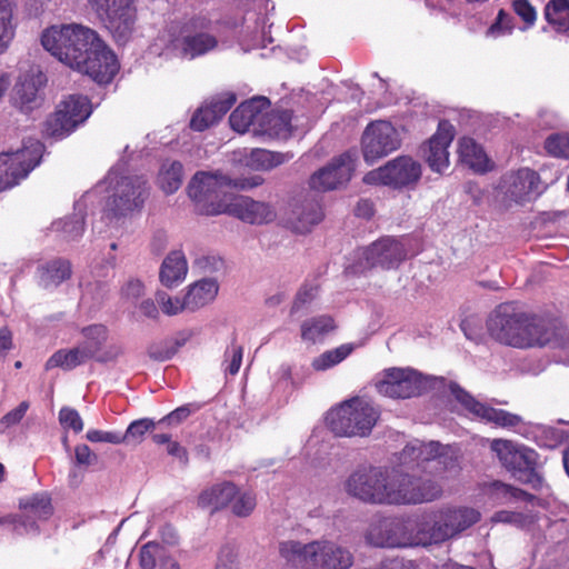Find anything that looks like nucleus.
Here are the masks:
<instances>
[{"label":"nucleus","mask_w":569,"mask_h":569,"mask_svg":"<svg viewBox=\"0 0 569 569\" xmlns=\"http://www.w3.org/2000/svg\"><path fill=\"white\" fill-rule=\"evenodd\" d=\"M343 489L348 496L375 506L418 505L436 500L442 492L437 481H418L413 473L375 466L355 469Z\"/></svg>","instance_id":"f257e3e1"},{"label":"nucleus","mask_w":569,"mask_h":569,"mask_svg":"<svg viewBox=\"0 0 569 569\" xmlns=\"http://www.w3.org/2000/svg\"><path fill=\"white\" fill-rule=\"evenodd\" d=\"M41 43L59 61L98 83H109L118 72L114 53L90 28L52 26L42 33Z\"/></svg>","instance_id":"f03ea898"},{"label":"nucleus","mask_w":569,"mask_h":569,"mask_svg":"<svg viewBox=\"0 0 569 569\" xmlns=\"http://www.w3.org/2000/svg\"><path fill=\"white\" fill-rule=\"evenodd\" d=\"M487 330L497 342L518 349L547 345L562 347L569 340L565 329L556 335L537 318L518 311L511 303L496 307L487 319Z\"/></svg>","instance_id":"7ed1b4c3"},{"label":"nucleus","mask_w":569,"mask_h":569,"mask_svg":"<svg viewBox=\"0 0 569 569\" xmlns=\"http://www.w3.org/2000/svg\"><path fill=\"white\" fill-rule=\"evenodd\" d=\"M261 183L259 178L230 179L219 171L197 172L188 184V194L200 213L214 216L227 212L228 192L231 189H249Z\"/></svg>","instance_id":"20e7f679"},{"label":"nucleus","mask_w":569,"mask_h":569,"mask_svg":"<svg viewBox=\"0 0 569 569\" xmlns=\"http://www.w3.org/2000/svg\"><path fill=\"white\" fill-rule=\"evenodd\" d=\"M479 520L480 512L469 507H448L432 511L418 522L416 543L429 546L455 539Z\"/></svg>","instance_id":"39448f33"},{"label":"nucleus","mask_w":569,"mask_h":569,"mask_svg":"<svg viewBox=\"0 0 569 569\" xmlns=\"http://www.w3.org/2000/svg\"><path fill=\"white\" fill-rule=\"evenodd\" d=\"M380 417L379 410L367 399L356 397L327 413L331 431L340 437L368 436Z\"/></svg>","instance_id":"423d86ee"},{"label":"nucleus","mask_w":569,"mask_h":569,"mask_svg":"<svg viewBox=\"0 0 569 569\" xmlns=\"http://www.w3.org/2000/svg\"><path fill=\"white\" fill-rule=\"evenodd\" d=\"M107 179L111 186L104 207L108 216L126 217L142 209L150 189L143 176H119L118 169H112Z\"/></svg>","instance_id":"0eeeda50"},{"label":"nucleus","mask_w":569,"mask_h":569,"mask_svg":"<svg viewBox=\"0 0 569 569\" xmlns=\"http://www.w3.org/2000/svg\"><path fill=\"white\" fill-rule=\"evenodd\" d=\"M491 450L518 480L535 489L543 486V478L537 471L538 453L533 449L510 440L496 439L491 443Z\"/></svg>","instance_id":"6e6552de"},{"label":"nucleus","mask_w":569,"mask_h":569,"mask_svg":"<svg viewBox=\"0 0 569 569\" xmlns=\"http://www.w3.org/2000/svg\"><path fill=\"white\" fill-rule=\"evenodd\" d=\"M43 150L38 139H28L21 149L0 153V192L26 179L40 163Z\"/></svg>","instance_id":"1a4fd4ad"},{"label":"nucleus","mask_w":569,"mask_h":569,"mask_svg":"<svg viewBox=\"0 0 569 569\" xmlns=\"http://www.w3.org/2000/svg\"><path fill=\"white\" fill-rule=\"evenodd\" d=\"M409 256V239L382 237L362 250L355 272L363 273L375 268L397 269Z\"/></svg>","instance_id":"9d476101"},{"label":"nucleus","mask_w":569,"mask_h":569,"mask_svg":"<svg viewBox=\"0 0 569 569\" xmlns=\"http://www.w3.org/2000/svg\"><path fill=\"white\" fill-rule=\"evenodd\" d=\"M89 2L116 41L124 43L130 39L137 22L134 0H89Z\"/></svg>","instance_id":"9b49d317"},{"label":"nucleus","mask_w":569,"mask_h":569,"mask_svg":"<svg viewBox=\"0 0 569 569\" xmlns=\"http://www.w3.org/2000/svg\"><path fill=\"white\" fill-rule=\"evenodd\" d=\"M397 461L407 471L437 475L446 469V448L438 441L423 442L415 439L397 455Z\"/></svg>","instance_id":"f8f14e48"},{"label":"nucleus","mask_w":569,"mask_h":569,"mask_svg":"<svg viewBox=\"0 0 569 569\" xmlns=\"http://www.w3.org/2000/svg\"><path fill=\"white\" fill-rule=\"evenodd\" d=\"M91 104L87 97L71 94L61 101L57 111L44 122L43 133L56 140L69 136L91 114Z\"/></svg>","instance_id":"ddd939ff"},{"label":"nucleus","mask_w":569,"mask_h":569,"mask_svg":"<svg viewBox=\"0 0 569 569\" xmlns=\"http://www.w3.org/2000/svg\"><path fill=\"white\" fill-rule=\"evenodd\" d=\"M401 133L389 121L378 120L370 122L361 137L363 159L368 163L387 157L401 146Z\"/></svg>","instance_id":"4468645a"},{"label":"nucleus","mask_w":569,"mask_h":569,"mask_svg":"<svg viewBox=\"0 0 569 569\" xmlns=\"http://www.w3.org/2000/svg\"><path fill=\"white\" fill-rule=\"evenodd\" d=\"M421 177V166L412 158L400 156L363 177L368 184H383L395 189L412 186Z\"/></svg>","instance_id":"2eb2a0df"},{"label":"nucleus","mask_w":569,"mask_h":569,"mask_svg":"<svg viewBox=\"0 0 569 569\" xmlns=\"http://www.w3.org/2000/svg\"><path fill=\"white\" fill-rule=\"evenodd\" d=\"M429 378L410 368H390L376 383L380 395L407 399L421 395L429 386Z\"/></svg>","instance_id":"dca6fc26"},{"label":"nucleus","mask_w":569,"mask_h":569,"mask_svg":"<svg viewBox=\"0 0 569 569\" xmlns=\"http://www.w3.org/2000/svg\"><path fill=\"white\" fill-rule=\"evenodd\" d=\"M540 177L529 169L521 168L506 173L499 182V192L506 202L525 204L535 199L539 193Z\"/></svg>","instance_id":"f3484780"},{"label":"nucleus","mask_w":569,"mask_h":569,"mask_svg":"<svg viewBox=\"0 0 569 569\" xmlns=\"http://www.w3.org/2000/svg\"><path fill=\"white\" fill-rule=\"evenodd\" d=\"M310 569H350L355 563L352 551L336 540L320 538L311 541Z\"/></svg>","instance_id":"a211bd4d"},{"label":"nucleus","mask_w":569,"mask_h":569,"mask_svg":"<svg viewBox=\"0 0 569 569\" xmlns=\"http://www.w3.org/2000/svg\"><path fill=\"white\" fill-rule=\"evenodd\" d=\"M366 541L381 548L406 547L410 543L405 523L391 518L372 521L367 530Z\"/></svg>","instance_id":"6ab92c4d"},{"label":"nucleus","mask_w":569,"mask_h":569,"mask_svg":"<svg viewBox=\"0 0 569 569\" xmlns=\"http://www.w3.org/2000/svg\"><path fill=\"white\" fill-rule=\"evenodd\" d=\"M450 389L455 398L476 418L500 427H515L521 421L520 417L517 415L479 402L458 385H452Z\"/></svg>","instance_id":"aec40b11"},{"label":"nucleus","mask_w":569,"mask_h":569,"mask_svg":"<svg viewBox=\"0 0 569 569\" xmlns=\"http://www.w3.org/2000/svg\"><path fill=\"white\" fill-rule=\"evenodd\" d=\"M352 170L351 157L347 153L341 154L311 176L310 188L317 191L337 189L350 180Z\"/></svg>","instance_id":"412c9836"},{"label":"nucleus","mask_w":569,"mask_h":569,"mask_svg":"<svg viewBox=\"0 0 569 569\" xmlns=\"http://www.w3.org/2000/svg\"><path fill=\"white\" fill-rule=\"evenodd\" d=\"M227 212L250 224H266L273 222L277 218V211L272 204L244 196L234 197L227 206Z\"/></svg>","instance_id":"4be33fe9"},{"label":"nucleus","mask_w":569,"mask_h":569,"mask_svg":"<svg viewBox=\"0 0 569 569\" xmlns=\"http://www.w3.org/2000/svg\"><path fill=\"white\" fill-rule=\"evenodd\" d=\"M453 137V126L448 121H440L437 132L423 148L425 159L432 171L442 173L449 167L448 148Z\"/></svg>","instance_id":"5701e85b"},{"label":"nucleus","mask_w":569,"mask_h":569,"mask_svg":"<svg viewBox=\"0 0 569 569\" xmlns=\"http://www.w3.org/2000/svg\"><path fill=\"white\" fill-rule=\"evenodd\" d=\"M46 78L41 71H30L19 77L13 88L12 103L23 113H29L41 103L39 94Z\"/></svg>","instance_id":"b1692460"},{"label":"nucleus","mask_w":569,"mask_h":569,"mask_svg":"<svg viewBox=\"0 0 569 569\" xmlns=\"http://www.w3.org/2000/svg\"><path fill=\"white\" fill-rule=\"evenodd\" d=\"M269 107L270 102L264 97H257L241 103L230 114L229 122L231 128L239 133L252 131L254 134V128H259L261 119H263V111L269 109Z\"/></svg>","instance_id":"393cba45"},{"label":"nucleus","mask_w":569,"mask_h":569,"mask_svg":"<svg viewBox=\"0 0 569 569\" xmlns=\"http://www.w3.org/2000/svg\"><path fill=\"white\" fill-rule=\"evenodd\" d=\"M83 340L79 345L90 359L106 362L118 357L120 351L113 349L104 353H100L102 346L108 339V329L103 325H90L81 329Z\"/></svg>","instance_id":"a878e982"},{"label":"nucleus","mask_w":569,"mask_h":569,"mask_svg":"<svg viewBox=\"0 0 569 569\" xmlns=\"http://www.w3.org/2000/svg\"><path fill=\"white\" fill-rule=\"evenodd\" d=\"M236 100L233 93H226L223 97L201 107L191 118L190 127L193 130L203 131L219 121L236 103Z\"/></svg>","instance_id":"bb28decb"},{"label":"nucleus","mask_w":569,"mask_h":569,"mask_svg":"<svg viewBox=\"0 0 569 569\" xmlns=\"http://www.w3.org/2000/svg\"><path fill=\"white\" fill-rule=\"evenodd\" d=\"M323 218L322 209L316 200H305L295 204L287 223L297 233H307Z\"/></svg>","instance_id":"cd10ccee"},{"label":"nucleus","mask_w":569,"mask_h":569,"mask_svg":"<svg viewBox=\"0 0 569 569\" xmlns=\"http://www.w3.org/2000/svg\"><path fill=\"white\" fill-rule=\"evenodd\" d=\"M188 270V261L183 251L172 250L164 257L160 266L159 280L168 289L177 288L186 280Z\"/></svg>","instance_id":"c85d7f7f"},{"label":"nucleus","mask_w":569,"mask_h":569,"mask_svg":"<svg viewBox=\"0 0 569 569\" xmlns=\"http://www.w3.org/2000/svg\"><path fill=\"white\" fill-rule=\"evenodd\" d=\"M292 112L289 110L263 111V119L259 128H254V136L287 139L292 132Z\"/></svg>","instance_id":"c756f323"},{"label":"nucleus","mask_w":569,"mask_h":569,"mask_svg":"<svg viewBox=\"0 0 569 569\" xmlns=\"http://www.w3.org/2000/svg\"><path fill=\"white\" fill-rule=\"evenodd\" d=\"M71 273V263L68 260L58 258L41 263L37 269V279L41 288L51 290L68 280Z\"/></svg>","instance_id":"7c9ffc66"},{"label":"nucleus","mask_w":569,"mask_h":569,"mask_svg":"<svg viewBox=\"0 0 569 569\" xmlns=\"http://www.w3.org/2000/svg\"><path fill=\"white\" fill-rule=\"evenodd\" d=\"M219 291L216 279L203 278L188 286L184 293V303L188 311H196L214 300Z\"/></svg>","instance_id":"2f4dec72"},{"label":"nucleus","mask_w":569,"mask_h":569,"mask_svg":"<svg viewBox=\"0 0 569 569\" xmlns=\"http://www.w3.org/2000/svg\"><path fill=\"white\" fill-rule=\"evenodd\" d=\"M291 158L292 154L289 153L251 149L249 152L244 151L239 161L251 170L267 171L289 161Z\"/></svg>","instance_id":"473e14b6"},{"label":"nucleus","mask_w":569,"mask_h":569,"mask_svg":"<svg viewBox=\"0 0 569 569\" xmlns=\"http://www.w3.org/2000/svg\"><path fill=\"white\" fill-rule=\"evenodd\" d=\"M236 495L237 487L232 482L224 481L203 490L198 498V505L217 511L230 506Z\"/></svg>","instance_id":"72a5a7b5"},{"label":"nucleus","mask_w":569,"mask_h":569,"mask_svg":"<svg viewBox=\"0 0 569 569\" xmlns=\"http://www.w3.org/2000/svg\"><path fill=\"white\" fill-rule=\"evenodd\" d=\"M460 161L477 172H485L489 168L488 158L478 143L469 137H463L458 142Z\"/></svg>","instance_id":"f704fd0d"},{"label":"nucleus","mask_w":569,"mask_h":569,"mask_svg":"<svg viewBox=\"0 0 569 569\" xmlns=\"http://www.w3.org/2000/svg\"><path fill=\"white\" fill-rule=\"evenodd\" d=\"M19 506L24 511V516L23 518H20V521H26L28 525L33 522L37 527L38 525L32 518L46 520L52 515L53 511L51 499L44 492L36 493L29 498L21 499Z\"/></svg>","instance_id":"c9c22d12"},{"label":"nucleus","mask_w":569,"mask_h":569,"mask_svg":"<svg viewBox=\"0 0 569 569\" xmlns=\"http://www.w3.org/2000/svg\"><path fill=\"white\" fill-rule=\"evenodd\" d=\"M311 541L302 543L296 540L282 541L279 545L281 558L292 567L310 569L311 566Z\"/></svg>","instance_id":"e433bc0d"},{"label":"nucleus","mask_w":569,"mask_h":569,"mask_svg":"<svg viewBox=\"0 0 569 569\" xmlns=\"http://www.w3.org/2000/svg\"><path fill=\"white\" fill-rule=\"evenodd\" d=\"M90 358L80 346L71 349H60L56 351L46 362V369L61 368L72 370L76 367L87 362Z\"/></svg>","instance_id":"4c0bfd02"},{"label":"nucleus","mask_w":569,"mask_h":569,"mask_svg":"<svg viewBox=\"0 0 569 569\" xmlns=\"http://www.w3.org/2000/svg\"><path fill=\"white\" fill-rule=\"evenodd\" d=\"M14 11L13 0H0V53L8 49L14 37Z\"/></svg>","instance_id":"58836bf2"},{"label":"nucleus","mask_w":569,"mask_h":569,"mask_svg":"<svg viewBox=\"0 0 569 569\" xmlns=\"http://www.w3.org/2000/svg\"><path fill=\"white\" fill-rule=\"evenodd\" d=\"M336 328L330 316H319L301 323V338L308 342H317Z\"/></svg>","instance_id":"ea45409f"},{"label":"nucleus","mask_w":569,"mask_h":569,"mask_svg":"<svg viewBox=\"0 0 569 569\" xmlns=\"http://www.w3.org/2000/svg\"><path fill=\"white\" fill-rule=\"evenodd\" d=\"M183 56L194 58L207 53L217 46V39L206 32L186 36L181 42Z\"/></svg>","instance_id":"a19ab883"},{"label":"nucleus","mask_w":569,"mask_h":569,"mask_svg":"<svg viewBox=\"0 0 569 569\" xmlns=\"http://www.w3.org/2000/svg\"><path fill=\"white\" fill-rule=\"evenodd\" d=\"M76 213L67 219L53 222V229L61 231L66 239L76 240L82 236L84 231V204L81 201L76 203Z\"/></svg>","instance_id":"79ce46f5"},{"label":"nucleus","mask_w":569,"mask_h":569,"mask_svg":"<svg viewBox=\"0 0 569 569\" xmlns=\"http://www.w3.org/2000/svg\"><path fill=\"white\" fill-rule=\"evenodd\" d=\"M183 167L179 161L164 162L158 176L159 187L167 194L174 193L181 186Z\"/></svg>","instance_id":"37998d69"},{"label":"nucleus","mask_w":569,"mask_h":569,"mask_svg":"<svg viewBox=\"0 0 569 569\" xmlns=\"http://www.w3.org/2000/svg\"><path fill=\"white\" fill-rule=\"evenodd\" d=\"M545 18L557 31H568L569 0H549L545 8Z\"/></svg>","instance_id":"c03bdc74"},{"label":"nucleus","mask_w":569,"mask_h":569,"mask_svg":"<svg viewBox=\"0 0 569 569\" xmlns=\"http://www.w3.org/2000/svg\"><path fill=\"white\" fill-rule=\"evenodd\" d=\"M352 351L350 345H341L335 349L327 350L313 358L311 367L316 371H326L343 361Z\"/></svg>","instance_id":"a18cd8bd"},{"label":"nucleus","mask_w":569,"mask_h":569,"mask_svg":"<svg viewBox=\"0 0 569 569\" xmlns=\"http://www.w3.org/2000/svg\"><path fill=\"white\" fill-rule=\"evenodd\" d=\"M491 492L501 503H510L518 500L531 502L536 499L532 495L500 481L491 485Z\"/></svg>","instance_id":"49530a36"},{"label":"nucleus","mask_w":569,"mask_h":569,"mask_svg":"<svg viewBox=\"0 0 569 569\" xmlns=\"http://www.w3.org/2000/svg\"><path fill=\"white\" fill-rule=\"evenodd\" d=\"M154 421L149 418H142L132 421L124 433H121L122 443L139 445L142 442L144 435L154 429Z\"/></svg>","instance_id":"de8ad7c7"},{"label":"nucleus","mask_w":569,"mask_h":569,"mask_svg":"<svg viewBox=\"0 0 569 569\" xmlns=\"http://www.w3.org/2000/svg\"><path fill=\"white\" fill-rule=\"evenodd\" d=\"M257 505L256 496L252 492L237 490L236 497L231 501V511L237 517H248L254 510Z\"/></svg>","instance_id":"09e8293b"},{"label":"nucleus","mask_w":569,"mask_h":569,"mask_svg":"<svg viewBox=\"0 0 569 569\" xmlns=\"http://www.w3.org/2000/svg\"><path fill=\"white\" fill-rule=\"evenodd\" d=\"M156 300L162 312L167 316H176L184 310H188V307L184 303V296L182 298L171 297L164 291H158L156 295Z\"/></svg>","instance_id":"8fccbe9b"},{"label":"nucleus","mask_w":569,"mask_h":569,"mask_svg":"<svg viewBox=\"0 0 569 569\" xmlns=\"http://www.w3.org/2000/svg\"><path fill=\"white\" fill-rule=\"evenodd\" d=\"M546 151L558 158H569V134L555 133L546 139Z\"/></svg>","instance_id":"3c124183"},{"label":"nucleus","mask_w":569,"mask_h":569,"mask_svg":"<svg viewBox=\"0 0 569 569\" xmlns=\"http://www.w3.org/2000/svg\"><path fill=\"white\" fill-rule=\"evenodd\" d=\"M162 556L163 547L158 542L150 541L140 549V567L142 569H154Z\"/></svg>","instance_id":"603ef678"},{"label":"nucleus","mask_w":569,"mask_h":569,"mask_svg":"<svg viewBox=\"0 0 569 569\" xmlns=\"http://www.w3.org/2000/svg\"><path fill=\"white\" fill-rule=\"evenodd\" d=\"M491 521L512 525L517 528H525L533 521V517L528 513L500 510L492 516Z\"/></svg>","instance_id":"864d4df0"},{"label":"nucleus","mask_w":569,"mask_h":569,"mask_svg":"<svg viewBox=\"0 0 569 569\" xmlns=\"http://www.w3.org/2000/svg\"><path fill=\"white\" fill-rule=\"evenodd\" d=\"M29 407L30 405L28 401H22L19 403L17 408L6 413L0 419V432L3 433L6 432L7 429L18 425L26 416V412L28 411Z\"/></svg>","instance_id":"5fc2aeb1"},{"label":"nucleus","mask_w":569,"mask_h":569,"mask_svg":"<svg viewBox=\"0 0 569 569\" xmlns=\"http://www.w3.org/2000/svg\"><path fill=\"white\" fill-rule=\"evenodd\" d=\"M2 526H11L12 530L20 536L37 535L39 532V528L33 522L28 525L26 521H20V518L13 515L0 517V527Z\"/></svg>","instance_id":"6e6d98bb"},{"label":"nucleus","mask_w":569,"mask_h":569,"mask_svg":"<svg viewBox=\"0 0 569 569\" xmlns=\"http://www.w3.org/2000/svg\"><path fill=\"white\" fill-rule=\"evenodd\" d=\"M108 287L104 282L97 281L88 283L83 290L82 301L91 302L93 306L100 305L107 297Z\"/></svg>","instance_id":"4d7b16f0"},{"label":"nucleus","mask_w":569,"mask_h":569,"mask_svg":"<svg viewBox=\"0 0 569 569\" xmlns=\"http://www.w3.org/2000/svg\"><path fill=\"white\" fill-rule=\"evenodd\" d=\"M237 558L238 553L233 546L226 545L221 547L218 553L216 569H238Z\"/></svg>","instance_id":"13d9d810"},{"label":"nucleus","mask_w":569,"mask_h":569,"mask_svg":"<svg viewBox=\"0 0 569 569\" xmlns=\"http://www.w3.org/2000/svg\"><path fill=\"white\" fill-rule=\"evenodd\" d=\"M512 30L511 18L503 10H500L495 23L487 31L488 37L498 38L509 34Z\"/></svg>","instance_id":"bf43d9fd"},{"label":"nucleus","mask_w":569,"mask_h":569,"mask_svg":"<svg viewBox=\"0 0 569 569\" xmlns=\"http://www.w3.org/2000/svg\"><path fill=\"white\" fill-rule=\"evenodd\" d=\"M243 349L241 346L231 345L224 352L226 357V371L232 376L237 375L242 363Z\"/></svg>","instance_id":"052dcab7"},{"label":"nucleus","mask_w":569,"mask_h":569,"mask_svg":"<svg viewBox=\"0 0 569 569\" xmlns=\"http://www.w3.org/2000/svg\"><path fill=\"white\" fill-rule=\"evenodd\" d=\"M59 420L64 428H70L74 432H80L83 429V421L74 409L62 408L59 412Z\"/></svg>","instance_id":"680f3d73"},{"label":"nucleus","mask_w":569,"mask_h":569,"mask_svg":"<svg viewBox=\"0 0 569 569\" xmlns=\"http://www.w3.org/2000/svg\"><path fill=\"white\" fill-rule=\"evenodd\" d=\"M86 438L90 442H107L112 445L122 443L121 432L118 431H102L98 429L88 430Z\"/></svg>","instance_id":"e2e57ef3"},{"label":"nucleus","mask_w":569,"mask_h":569,"mask_svg":"<svg viewBox=\"0 0 569 569\" xmlns=\"http://www.w3.org/2000/svg\"><path fill=\"white\" fill-rule=\"evenodd\" d=\"M318 293L316 284H303L297 292L291 311L297 312L301 307L311 302Z\"/></svg>","instance_id":"0e129e2a"},{"label":"nucleus","mask_w":569,"mask_h":569,"mask_svg":"<svg viewBox=\"0 0 569 569\" xmlns=\"http://www.w3.org/2000/svg\"><path fill=\"white\" fill-rule=\"evenodd\" d=\"M512 8L528 26H533L537 12L528 0H512Z\"/></svg>","instance_id":"69168bd1"},{"label":"nucleus","mask_w":569,"mask_h":569,"mask_svg":"<svg viewBox=\"0 0 569 569\" xmlns=\"http://www.w3.org/2000/svg\"><path fill=\"white\" fill-rule=\"evenodd\" d=\"M194 264L203 272H214L223 267V261L219 257L208 254L197 258Z\"/></svg>","instance_id":"338daca9"},{"label":"nucleus","mask_w":569,"mask_h":569,"mask_svg":"<svg viewBox=\"0 0 569 569\" xmlns=\"http://www.w3.org/2000/svg\"><path fill=\"white\" fill-rule=\"evenodd\" d=\"M191 413V410L188 406H182L177 408L176 410L171 411L169 415L163 417L159 425H167V426H176L179 425L181 421L187 419Z\"/></svg>","instance_id":"774afa93"}]
</instances>
